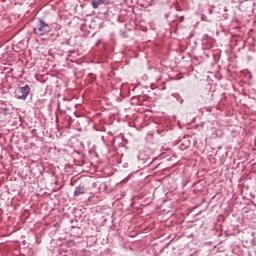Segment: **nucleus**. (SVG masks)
<instances>
[{
    "label": "nucleus",
    "mask_w": 256,
    "mask_h": 256,
    "mask_svg": "<svg viewBox=\"0 0 256 256\" xmlns=\"http://www.w3.org/2000/svg\"><path fill=\"white\" fill-rule=\"evenodd\" d=\"M79 195H85V186H77L74 191V197H79Z\"/></svg>",
    "instance_id": "7ed1b4c3"
},
{
    "label": "nucleus",
    "mask_w": 256,
    "mask_h": 256,
    "mask_svg": "<svg viewBox=\"0 0 256 256\" xmlns=\"http://www.w3.org/2000/svg\"><path fill=\"white\" fill-rule=\"evenodd\" d=\"M30 91H31V87H29V85L26 84L25 86L20 87L15 91V97L16 99H22L23 101H25Z\"/></svg>",
    "instance_id": "f03ea898"
},
{
    "label": "nucleus",
    "mask_w": 256,
    "mask_h": 256,
    "mask_svg": "<svg viewBox=\"0 0 256 256\" xmlns=\"http://www.w3.org/2000/svg\"><path fill=\"white\" fill-rule=\"evenodd\" d=\"M53 29H55V31H59V29H61V25H59L57 22L48 23L45 21V19L40 18L36 24V27L33 28V32L35 35H38V37H43V35L51 33Z\"/></svg>",
    "instance_id": "f257e3e1"
},
{
    "label": "nucleus",
    "mask_w": 256,
    "mask_h": 256,
    "mask_svg": "<svg viewBox=\"0 0 256 256\" xmlns=\"http://www.w3.org/2000/svg\"><path fill=\"white\" fill-rule=\"evenodd\" d=\"M106 2L107 0H92L91 5L93 9H98L100 5H103Z\"/></svg>",
    "instance_id": "20e7f679"
},
{
    "label": "nucleus",
    "mask_w": 256,
    "mask_h": 256,
    "mask_svg": "<svg viewBox=\"0 0 256 256\" xmlns=\"http://www.w3.org/2000/svg\"><path fill=\"white\" fill-rule=\"evenodd\" d=\"M0 113H1L2 115H4V116L9 115V108H7V107H1V108H0Z\"/></svg>",
    "instance_id": "39448f33"
}]
</instances>
